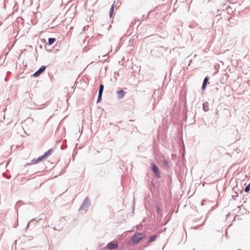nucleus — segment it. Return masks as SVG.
I'll return each instance as SVG.
<instances>
[{
  "label": "nucleus",
  "mask_w": 250,
  "mask_h": 250,
  "mask_svg": "<svg viewBox=\"0 0 250 250\" xmlns=\"http://www.w3.org/2000/svg\"><path fill=\"white\" fill-rule=\"evenodd\" d=\"M125 93V92L123 90H119V91H117V94L118 95V96L120 99L123 98L124 97Z\"/></svg>",
  "instance_id": "0eeeda50"
},
{
  "label": "nucleus",
  "mask_w": 250,
  "mask_h": 250,
  "mask_svg": "<svg viewBox=\"0 0 250 250\" xmlns=\"http://www.w3.org/2000/svg\"><path fill=\"white\" fill-rule=\"evenodd\" d=\"M56 41L55 38H49L48 39V44L52 45Z\"/></svg>",
  "instance_id": "9b49d317"
},
{
  "label": "nucleus",
  "mask_w": 250,
  "mask_h": 250,
  "mask_svg": "<svg viewBox=\"0 0 250 250\" xmlns=\"http://www.w3.org/2000/svg\"><path fill=\"white\" fill-rule=\"evenodd\" d=\"M164 164H165V166H167V167H168V162H167V161H166V160H165V161H164Z\"/></svg>",
  "instance_id": "2eb2a0df"
},
{
  "label": "nucleus",
  "mask_w": 250,
  "mask_h": 250,
  "mask_svg": "<svg viewBox=\"0 0 250 250\" xmlns=\"http://www.w3.org/2000/svg\"><path fill=\"white\" fill-rule=\"evenodd\" d=\"M151 168H152V171L155 173V174L158 177H160V173L159 172V168L155 164H152Z\"/></svg>",
  "instance_id": "20e7f679"
},
{
  "label": "nucleus",
  "mask_w": 250,
  "mask_h": 250,
  "mask_svg": "<svg viewBox=\"0 0 250 250\" xmlns=\"http://www.w3.org/2000/svg\"><path fill=\"white\" fill-rule=\"evenodd\" d=\"M114 12V5H112L110 10V17H111Z\"/></svg>",
  "instance_id": "ddd939ff"
},
{
  "label": "nucleus",
  "mask_w": 250,
  "mask_h": 250,
  "mask_svg": "<svg viewBox=\"0 0 250 250\" xmlns=\"http://www.w3.org/2000/svg\"><path fill=\"white\" fill-rule=\"evenodd\" d=\"M250 190V183L249 185H248L245 188V191L248 192Z\"/></svg>",
  "instance_id": "4468645a"
},
{
  "label": "nucleus",
  "mask_w": 250,
  "mask_h": 250,
  "mask_svg": "<svg viewBox=\"0 0 250 250\" xmlns=\"http://www.w3.org/2000/svg\"><path fill=\"white\" fill-rule=\"evenodd\" d=\"M42 160H40V157L38 159H34L32 160L31 164H36L42 161Z\"/></svg>",
  "instance_id": "9d476101"
},
{
  "label": "nucleus",
  "mask_w": 250,
  "mask_h": 250,
  "mask_svg": "<svg viewBox=\"0 0 250 250\" xmlns=\"http://www.w3.org/2000/svg\"><path fill=\"white\" fill-rule=\"evenodd\" d=\"M157 236L156 235H153V236H151L150 237V239L148 241V242L149 243H151L154 241H155L157 238Z\"/></svg>",
  "instance_id": "f8f14e48"
},
{
  "label": "nucleus",
  "mask_w": 250,
  "mask_h": 250,
  "mask_svg": "<svg viewBox=\"0 0 250 250\" xmlns=\"http://www.w3.org/2000/svg\"><path fill=\"white\" fill-rule=\"evenodd\" d=\"M45 66L41 67L38 71L35 72L33 74L34 77L39 76L41 73H42L45 69Z\"/></svg>",
  "instance_id": "39448f33"
},
{
  "label": "nucleus",
  "mask_w": 250,
  "mask_h": 250,
  "mask_svg": "<svg viewBox=\"0 0 250 250\" xmlns=\"http://www.w3.org/2000/svg\"><path fill=\"white\" fill-rule=\"evenodd\" d=\"M203 109L205 111H208L209 110L208 103L205 102L203 104Z\"/></svg>",
  "instance_id": "1a4fd4ad"
},
{
  "label": "nucleus",
  "mask_w": 250,
  "mask_h": 250,
  "mask_svg": "<svg viewBox=\"0 0 250 250\" xmlns=\"http://www.w3.org/2000/svg\"><path fill=\"white\" fill-rule=\"evenodd\" d=\"M52 148L49 149L47 151L45 152L43 155L40 156V160H43L44 158L48 157L52 154Z\"/></svg>",
  "instance_id": "7ed1b4c3"
},
{
  "label": "nucleus",
  "mask_w": 250,
  "mask_h": 250,
  "mask_svg": "<svg viewBox=\"0 0 250 250\" xmlns=\"http://www.w3.org/2000/svg\"><path fill=\"white\" fill-rule=\"evenodd\" d=\"M208 77H206L204 81H203V85H202V89H205L206 88V85H207V84L208 81Z\"/></svg>",
  "instance_id": "6e6552de"
},
{
  "label": "nucleus",
  "mask_w": 250,
  "mask_h": 250,
  "mask_svg": "<svg viewBox=\"0 0 250 250\" xmlns=\"http://www.w3.org/2000/svg\"><path fill=\"white\" fill-rule=\"evenodd\" d=\"M145 237V234L142 233H137L132 237L131 240L135 244L137 243L141 239Z\"/></svg>",
  "instance_id": "f257e3e1"
},
{
  "label": "nucleus",
  "mask_w": 250,
  "mask_h": 250,
  "mask_svg": "<svg viewBox=\"0 0 250 250\" xmlns=\"http://www.w3.org/2000/svg\"><path fill=\"white\" fill-rule=\"evenodd\" d=\"M103 89H104V85L103 84H101L100 85V87H99V97H98V102H99L101 100L102 95V93H103Z\"/></svg>",
  "instance_id": "423d86ee"
},
{
  "label": "nucleus",
  "mask_w": 250,
  "mask_h": 250,
  "mask_svg": "<svg viewBox=\"0 0 250 250\" xmlns=\"http://www.w3.org/2000/svg\"><path fill=\"white\" fill-rule=\"evenodd\" d=\"M106 247L110 250L115 249L118 248V244L116 242H111L106 245Z\"/></svg>",
  "instance_id": "f03ea898"
}]
</instances>
